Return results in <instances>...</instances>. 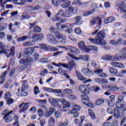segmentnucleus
I'll use <instances>...</instances> for the list:
<instances>
[{"label": "nucleus", "mask_w": 126, "mask_h": 126, "mask_svg": "<svg viewBox=\"0 0 126 126\" xmlns=\"http://www.w3.org/2000/svg\"><path fill=\"white\" fill-rule=\"evenodd\" d=\"M29 103H22L20 106L19 108H23L21 110H19V113H23L24 112H25V111H27L28 110V108H29Z\"/></svg>", "instance_id": "b1692460"}, {"label": "nucleus", "mask_w": 126, "mask_h": 126, "mask_svg": "<svg viewBox=\"0 0 126 126\" xmlns=\"http://www.w3.org/2000/svg\"><path fill=\"white\" fill-rule=\"evenodd\" d=\"M70 113L72 114L73 115V118H78L79 116V115H78V113L74 110H71L70 111Z\"/></svg>", "instance_id": "4d7b16f0"}, {"label": "nucleus", "mask_w": 126, "mask_h": 126, "mask_svg": "<svg viewBox=\"0 0 126 126\" xmlns=\"http://www.w3.org/2000/svg\"><path fill=\"white\" fill-rule=\"evenodd\" d=\"M68 56L71 58V59L76 60V61H79V60H82V61H84V62H89V61H90V57H89L88 55H81L79 58L76 57L70 53H68Z\"/></svg>", "instance_id": "39448f33"}, {"label": "nucleus", "mask_w": 126, "mask_h": 126, "mask_svg": "<svg viewBox=\"0 0 126 126\" xmlns=\"http://www.w3.org/2000/svg\"><path fill=\"white\" fill-rule=\"evenodd\" d=\"M107 88L108 89V91H117L119 89L117 86L114 85L108 86Z\"/></svg>", "instance_id": "c9c22d12"}, {"label": "nucleus", "mask_w": 126, "mask_h": 126, "mask_svg": "<svg viewBox=\"0 0 126 126\" xmlns=\"http://www.w3.org/2000/svg\"><path fill=\"white\" fill-rule=\"evenodd\" d=\"M76 74H77V76L78 79H79V80H81V81L83 82V80H84V79L85 78L84 77L82 76V75L81 74V73H80L78 72H76Z\"/></svg>", "instance_id": "603ef678"}, {"label": "nucleus", "mask_w": 126, "mask_h": 126, "mask_svg": "<svg viewBox=\"0 0 126 126\" xmlns=\"http://www.w3.org/2000/svg\"><path fill=\"white\" fill-rule=\"evenodd\" d=\"M82 73L85 75V76H90L93 72L89 68H83L81 70Z\"/></svg>", "instance_id": "aec40b11"}, {"label": "nucleus", "mask_w": 126, "mask_h": 126, "mask_svg": "<svg viewBox=\"0 0 126 126\" xmlns=\"http://www.w3.org/2000/svg\"><path fill=\"white\" fill-rule=\"evenodd\" d=\"M68 99L70 100H76V96L73 94H70L68 96Z\"/></svg>", "instance_id": "338daca9"}, {"label": "nucleus", "mask_w": 126, "mask_h": 126, "mask_svg": "<svg viewBox=\"0 0 126 126\" xmlns=\"http://www.w3.org/2000/svg\"><path fill=\"white\" fill-rule=\"evenodd\" d=\"M33 60L31 57H27L26 59H21L19 61L20 63H22L24 64L23 66H19L17 67V69L19 71H22L24 70L26 67V65L27 64H30V63H32Z\"/></svg>", "instance_id": "7ed1b4c3"}, {"label": "nucleus", "mask_w": 126, "mask_h": 126, "mask_svg": "<svg viewBox=\"0 0 126 126\" xmlns=\"http://www.w3.org/2000/svg\"><path fill=\"white\" fill-rule=\"evenodd\" d=\"M59 65H62V66H63V67H64L65 68H68L69 71H71V70L73 69L74 66H76V63H75L74 61H71L68 64L60 63Z\"/></svg>", "instance_id": "6e6552de"}, {"label": "nucleus", "mask_w": 126, "mask_h": 126, "mask_svg": "<svg viewBox=\"0 0 126 126\" xmlns=\"http://www.w3.org/2000/svg\"><path fill=\"white\" fill-rule=\"evenodd\" d=\"M37 115L39 117H43L44 115H45V112L41 109H38L37 110Z\"/></svg>", "instance_id": "3c124183"}, {"label": "nucleus", "mask_w": 126, "mask_h": 126, "mask_svg": "<svg viewBox=\"0 0 126 126\" xmlns=\"http://www.w3.org/2000/svg\"><path fill=\"white\" fill-rule=\"evenodd\" d=\"M10 97H11V94L10 92L6 93L5 94V100H8V99H10Z\"/></svg>", "instance_id": "e2e57ef3"}, {"label": "nucleus", "mask_w": 126, "mask_h": 126, "mask_svg": "<svg viewBox=\"0 0 126 126\" xmlns=\"http://www.w3.org/2000/svg\"><path fill=\"white\" fill-rule=\"evenodd\" d=\"M44 39V34L39 33L38 34H35L32 37V42H39V41H42Z\"/></svg>", "instance_id": "ddd939ff"}, {"label": "nucleus", "mask_w": 126, "mask_h": 126, "mask_svg": "<svg viewBox=\"0 0 126 126\" xmlns=\"http://www.w3.org/2000/svg\"><path fill=\"white\" fill-rule=\"evenodd\" d=\"M96 23H98V25L101 26V25L102 24V19H101V18L99 17H95L91 21V25H94V24H96Z\"/></svg>", "instance_id": "6ab92c4d"}, {"label": "nucleus", "mask_w": 126, "mask_h": 126, "mask_svg": "<svg viewBox=\"0 0 126 126\" xmlns=\"http://www.w3.org/2000/svg\"><path fill=\"white\" fill-rule=\"evenodd\" d=\"M60 0H52V3L55 6H59L60 3Z\"/></svg>", "instance_id": "6e6d98bb"}, {"label": "nucleus", "mask_w": 126, "mask_h": 126, "mask_svg": "<svg viewBox=\"0 0 126 126\" xmlns=\"http://www.w3.org/2000/svg\"><path fill=\"white\" fill-rule=\"evenodd\" d=\"M40 123L41 126H44L45 124H46V123H47V120L46 119H41L40 121Z\"/></svg>", "instance_id": "774afa93"}, {"label": "nucleus", "mask_w": 126, "mask_h": 126, "mask_svg": "<svg viewBox=\"0 0 126 126\" xmlns=\"http://www.w3.org/2000/svg\"><path fill=\"white\" fill-rule=\"evenodd\" d=\"M61 101L62 102V104L64 105L63 108H68V107H70L69 102L67 101L66 100H65V99L62 98Z\"/></svg>", "instance_id": "4c0bfd02"}, {"label": "nucleus", "mask_w": 126, "mask_h": 126, "mask_svg": "<svg viewBox=\"0 0 126 126\" xmlns=\"http://www.w3.org/2000/svg\"><path fill=\"white\" fill-rule=\"evenodd\" d=\"M7 101V104L8 105H11V104H12V103H13L14 102V100L12 98H8V99H6Z\"/></svg>", "instance_id": "69168bd1"}, {"label": "nucleus", "mask_w": 126, "mask_h": 126, "mask_svg": "<svg viewBox=\"0 0 126 126\" xmlns=\"http://www.w3.org/2000/svg\"><path fill=\"white\" fill-rule=\"evenodd\" d=\"M67 50H69L70 53H75L76 54H78V53H79V49H78L77 48L74 47L68 46L67 48Z\"/></svg>", "instance_id": "2f4dec72"}, {"label": "nucleus", "mask_w": 126, "mask_h": 126, "mask_svg": "<svg viewBox=\"0 0 126 126\" xmlns=\"http://www.w3.org/2000/svg\"><path fill=\"white\" fill-rule=\"evenodd\" d=\"M29 37L27 36H23L20 37H18L17 39V42H24V41H26L27 39H28Z\"/></svg>", "instance_id": "79ce46f5"}, {"label": "nucleus", "mask_w": 126, "mask_h": 126, "mask_svg": "<svg viewBox=\"0 0 126 126\" xmlns=\"http://www.w3.org/2000/svg\"><path fill=\"white\" fill-rule=\"evenodd\" d=\"M58 72L60 74H61V75H64L66 78H69V75L67 74V71L63 70L62 69V68H59L58 69Z\"/></svg>", "instance_id": "c756f323"}, {"label": "nucleus", "mask_w": 126, "mask_h": 126, "mask_svg": "<svg viewBox=\"0 0 126 126\" xmlns=\"http://www.w3.org/2000/svg\"><path fill=\"white\" fill-rule=\"evenodd\" d=\"M69 13L71 15V13H76L77 12V9L74 8V7L72 6H70L68 8V10Z\"/></svg>", "instance_id": "a19ab883"}, {"label": "nucleus", "mask_w": 126, "mask_h": 126, "mask_svg": "<svg viewBox=\"0 0 126 126\" xmlns=\"http://www.w3.org/2000/svg\"><path fill=\"white\" fill-rule=\"evenodd\" d=\"M89 114L90 116H91V118L93 120H95L96 119V116L95 115V113L93 112V110L91 109H89Z\"/></svg>", "instance_id": "37998d69"}, {"label": "nucleus", "mask_w": 126, "mask_h": 126, "mask_svg": "<svg viewBox=\"0 0 126 126\" xmlns=\"http://www.w3.org/2000/svg\"><path fill=\"white\" fill-rule=\"evenodd\" d=\"M82 102L84 105L89 107L90 108H93L94 105L92 102L89 100V97L86 94L81 95Z\"/></svg>", "instance_id": "423d86ee"}, {"label": "nucleus", "mask_w": 126, "mask_h": 126, "mask_svg": "<svg viewBox=\"0 0 126 126\" xmlns=\"http://www.w3.org/2000/svg\"><path fill=\"white\" fill-rule=\"evenodd\" d=\"M74 31L75 33L77 34L78 35H81V34L82 33V32L79 28H75Z\"/></svg>", "instance_id": "bf43d9fd"}, {"label": "nucleus", "mask_w": 126, "mask_h": 126, "mask_svg": "<svg viewBox=\"0 0 126 126\" xmlns=\"http://www.w3.org/2000/svg\"><path fill=\"white\" fill-rule=\"evenodd\" d=\"M78 46L79 48L81 50H82V51H85L87 53H89V52H90V49L86 47V45H85V42L84 41L79 42Z\"/></svg>", "instance_id": "dca6fc26"}, {"label": "nucleus", "mask_w": 126, "mask_h": 126, "mask_svg": "<svg viewBox=\"0 0 126 126\" xmlns=\"http://www.w3.org/2000/svg\"><path fill=\"white\" fill-rule=\"evenodd\" d=\"M40 57V55L38 53H34L33 55V59L32 61H38L39 60V58Z\"/></svg>", "instance_id": "13d9d810"}, {"label": "nucleus", "mask_w": 126, "mask_h": 126, "mask_svg": "<svg viewBox=\"0 0 126 126\" xmlns=\"http://www.w3.org/2000/svg\"><path fill=\"white\" fill-rule=\"evenodd\" d=\"M43 90L47 92H53V93H56L58 96L62 97L63 96V91L61 89H54L50 88L43 87Z\"/></svg>", "instance_id": "1a4fd4ad"}, {"label": "nucleus", "mask_w": 126, "mask_h": 126, "mask_svg": "<svg viewBox=\"0 0 126 126\" xmlns=\"http://www.w3.org/2000/svg\"><path fill=\"white\" fill-rule=\"evenodd\" d=\"M79 90L81 93H84V94H88L90 91L89 89L84 85L80 86L79 87Z\"/></svg>", "instance_id": "5701e85b"}, {"label": "nucleus", "mask_w": 126, "mask_h": 126, "mask_svg": "<svg viewBox=\"0 0 126 126\" xmlns=\"http://www.w3.org/2000/svg\"><path fill=\"white\" fill-rule=\"evenodd\" d=\"M94 72L95 73H96L97 74H98L99 77H107V76H108V75H107V74L103 73V69H98L96 70H94Z\"/></svg>", "instance_id": "4be33fe9"}, {"label": "nucleus", "mask_w": 126, "mask_h": 126, "mask_svg": "<svg viewBox=\"0 0 126 126\" xmlns=\"http://www.w3.org/2000/svg\"><path fill=\"white\" fill-rule=\"evenodd\" d=\"M55 123H56V120H55V118H54V117H51L49 119L48 126H55Z\"/></svg>", "instance_id": "f704fd0d"}, {"label": "nucleus", "mask_w": 126, "mask_h": 126, "mask_svg": "<svg viewBox=\"0 0 126 126\" xmlns=\"http://www.w3.org/2000/svg\"><path fill=\"white\" fill-rule=\"evenodd\" d=\"M47 41L51 43V44H53L54 45H58L59 44V41L56 39L54 35L52 33H48L47 34Z\"/></svg>", "instance_id": "9b49d317"}, {"label": "nucleus", "mask_w": 126, "mask_h": 126, "mask_svg": "<svg viewBox=\"0 0 126 126\" xmlns=\"http://www.w3.org/2000/svg\"><path fill=\"white\" fill-rule=\"evenodd\" d=\"M119 53L123 59H126V47L121 49L119 51Z\"/></svg>", "instance_id": "72a5a7b5"}, {"label": "nucleus", "mask_w": 126, "mask_h": 126, "mask_svg": "<svg viewBox=\"0 0 126 126\" xmlns=\"http://www.w3.org/2000/svg\"><path fill=\"white\" fill-rule=\"evenodd\" d=\"M109 71L111 74H118V69L113 67L110 68Z\"/></svg>", "instance_id": "09e8293b"}, {"label": "nucleus", "mask_w": 126, "mask_h": 126, "mask_svg": "<svg viewBox=\"0 0 126 126\" xmlns=\"http://www.w3.org/2000/svg\"><path fill=\"white\" fill-rule=\"evenodd\" d=\"M54 116L56 119H61L62 118V113L59 111H56L54 113Z\"/></svg>", "instance_id": "5fc2aeb1"}, {"label": "nucleus", "mask_w": 126, "mask_h": 126, "mask_svg": "<svg viewBox=\"0 0 126 126\" xmlns=\"http://www.w3.org/2000/svg\"><path fill=\"white\" fill-rule=\"evenodd\" d=\"M23 45L24 47H31L32 46H33V43H32V41H26L23 43Z\"/></svg>", "instance_id": "49530a36"}, {"label": "nucleus", "mask_w": 126, "mask_h": 126, "mask_svg": "<svg viewBox=\"0 0 126 126\" xmlns=\"http://www.w3.org/2000/svg\"><path fill=\"white\" fill-rule=\"evenodd\" d=\"M81 19H82V17L80 16H78L74 18L75 22L74 23V24L75 25H80L81 23H82V21H81Z\"/></svg>", "instance_id": "c85d7f7f"}, {"label": "nucleus", "mask_w": 126, "mask_h": 126, "mask_svg": "<svg viewBox=\"0 0 126 126\" xmlns=\"http://www.w3.org/2000/svg\"><path fill=\"white\" fill-rule=\"evenodd\" d=\"M29 25L30 26V29L31 30L32 28H33V32H35L36 33H39L41 32V29L40 27L37 26L36 25V23H30Z\"/></svg>", "instance_id": "4468645a"}, {"label": "nucleus", "mask_w": 126, "mask_h": 126, "mask_svg": "<svg viewBox=\"0 0 126 126\" xmlns=\"http://www.w3.org/2000/svg\"><path fill=\"white\" fill-rule=\"evenodd\" d=\"M59 14L60 15V16L61 17H66L68 18L69 16H70V14L69 13V12L67 10H66L65 12L63 9H60L59 11Z\"/></svg>", "instance_id": "412c9836"}, {"label": "nucleus", "mask_w": 126, "mask_h": 126, "mask_svg": "<svg viewBox=\"0 0 126 126\" xmlns=\"http://www.w3.org/2000/svg\"><path fill=\"white\" fill-rule=\"evenodd\" d=\"M104 100L102 98H99L98 99H97L95 101V104L97 106H100V105H102L103 103H104Z\"/></svg>", "instance_id": "de8ad7c7"}, {"label": "nucleus", "mask_w": 126, "mask_h": 126, "mask_svg": "<svg viewBox=\"0 0 126 126\" xmlns=\"http://www.w3.org/2000/svg\"><path fill=\"white\" fill-rule=\"evenodd\" d=\"M123 101H124V96H123V95H119L118 96V101L116 102V106L118 109H120V110L125 111H126V105L121 104V102H123Z\"/></svg>", "instance_id": "0eeeda50"}, {"label": "nucleus", "mask_w": 126, "mask_h": 126, "mask_svg": "<svg viewBox=\"0 0 126 126\" xmlns=\"http://www.w3.org/2000/svg\"><path fill=\"white\" fill-rule=\"evenodd\" d=\"M123 41V38H119L117 41L115 40H111L110 41V44L113 45V46H119V45H121V43Z\"/></svg>", "instance_id": "a878e982"}, {"label": "nucleus", "mask_w": 126, "mask_h": 126, "mask_svg": "<svg viewBox=\"0 0 126 126\" xmlns=\"http://www.w3.org/2000/svg\"><path fill=\"white\" fill-rule=\"evenodd\" d=\"M38 46H34L27 48L24 51V57H25V58H28V57L32 55V53L34 52L35 49H38Z\"/></svg>", "instance_id": "9d476101"}, {"label": "nucleus", "mask_w": 126, "mask_h": 126, "mask_svg": "<svg viewBox=\"0 0 126 126\" xmlns=\"http://www.w3.org/2000/svg\"><path fill=\"white\" fill-rule=\"evenodd\" d=\"M15 49V47L13 46L11 47L10 50H6L5 51L4 50V53L5 56H6L7 58H9V57H10L11 56H13V55L15 54V52H14Z\"/></svg>", "instance_id": "a211bd4d"}, {"label": "nucleus", "mask_w": 126, "mask_h": 126, "mask_svg": "<svg viewBox=\"0 0 126 126\" xmlns=\"http://www.w3.org/2000/svg\"><path fill=\"white\" fill-rule=\"evenodd\" d=\"M116 5L117 7L120 8V10L123 12H126V4L125 2L120 1H117L116 2Z\"/></svg>", "instance_id": "f8f14e48"}, {"label": "nucleus", "mask_w": 126, "mask_h": 126, "mask_svg": "<svg viewBox=\"0 0 126 126\" xmlns=\"http://www.w3.org/2000/svg\"><path fill=\"white\" fill-rule=\"evenodd\" d=\"M29 18H30V16L23 13L22 15L21 20H24V19H29Z\"/></svg>", "instance_id": "052dcab7"}, {"label": "nucleus", "mask_w": 126, "mask_h": 126, "mask_svg": "<svg viewBox=\"0 0 126 126\" xmlns=\"http://www.w3.org/2000/svg\"><path fill=\"white\" fill-rule=\"evenodd\" d=\"M110 64L112 66H114V67L120 68H124V67H125V65H124V64L119 62H112L110 63Z\"/></svg>", "instance_id": "393cba45"}, {"label": "nucleus", "mask_w": 126, "mask_h": 126, "mask_svg": "<svg viewBox=\"0 0 126 126\" xmlns=\"http://www.w3.org/2000/svg\"><path fill=\"white\" fill-rule=\"evenodd\" d=\"M57 30H58V29L56 28L55 27H51L49 29V31H50L51 33H54V34L57 32Z\"/></svg>", "instance_id": "680f3d73"}, {"label": "nucleus", "mask_w": 126, "mask_h": 126, "mask_svg": "<svg viewBox=\"0 0 126 126\" xmlns=\"http://www.w3.org/2000/svg\"><path fill=\"white\" fill-rule=\"evenodd\" d=\"M50 62H51V60L49 58H42L39 60V63H50Z\"/></svg>", "instance_id": "a18cd8bd"}, {"label": "nucleus", "mask_w": 126, "mask_h": 126, "mask_svg": "<svg viewBox=\"0 0 126 126\" xmlns=\"http://www.w3.org/2000/svg\"><path fill=\"white\" fill-rule=\"evenodd\" d=\"M23 84L22 87V89L23 90H27V89H28V86L27 85V81H23Z\"/></svg>", "instance_id": "864d4df0"}, {"label": "nucleus", "mask_w": 126, "mask_h": 126, "mask_svg": "<svg viewBox=\"0 0 126 126\" xmlns=\"http://www.w3.org/2000/svg\"><path fill=\"white\" fill-rule=\"evenodd\" d=\"M4 48H5V45L2 42H0V55L4 53Z\"/></svg>", "instance_id": "c03bdc74"}, {"label": "nucleus", "mask_w": 126, "mask_h": 126, "mask_svg": "<svg viewBox=\"0 0 126 126\" xmlns=\"http://www.w3.org/2000/svg\"><path fill=\"white\" fill-rule=\"evenodd\" d=\"M49 102L53 107H59V102L58 100L54 98H49Z\"/></svg>", "instance_id": "bb28decb"}, {"label": "nucleus", "mask_w": 126, "mask_h": 126, "mask_svg": "<svg viewBox=\"0 0 126 126\" xmlns=\"http://www.w3.org/2000/svg\"><path fill=\"white\" fill-rule=\"evenodd\" d=\"M72 111H75L76 112V111H80L81 107L79 105H74L72 106Z\"/></svg>", "instance_id": "8fccbe9b"}, {"label": "nucleus", "mask_w": 126, "mask_h": 126, "mask_svg": "<svg viewBox=\"0 0 126 126\" xmlns=\"http://www.w3.org/2000/svg\"><path fill=\"white\" fill-rule=\"evenodd\" d=\"M6 73H7V71H5L0 75V79L1 80L0 81V85H1L4 83V82L5 81V78H4V76L6 75Z\"/></svg>", "instance_id": "cd10ccee"}, {"label": "nucleus", "mask_w": 126, "mask_h": 126, "mask_svg": "<svg viewBox=\"0 0 126 126\" xmlns=\"http://www.w3.org/2000/svg\"><path fill=\"white\" fill-rule=\"evenodd\" d=\"M119 109H115L114 112V116L115 117V118H116V119H119V118H120V113L121 112V111H122V112H124V111H123V110L120 109V108H118Z\"/></svg>", "instance_id": "e433bc0d"}, {"label": "nucleus", "mask_w": 126, "mask_h": 126, "mask_svg": "<svg viewBox=\"0 0 126 126\" xmlns=\"http://www.w3.org/2000/svg\"><path fill=\"white\" fill-rule=\"evenodd\" d=\"M54 35L55 36L56 38H57L58 39H61L62 37V34L59 32H56L54 33Z\"/></svg>", "instance_id": "0e129e2a"}, {"label": "nucleus", "mask_w": 126, "mask_h": 126, "mask_svg": "<svg viewBox=\"0 0 126 126\" xmlns=\"http://www.w3.org/2000/svg\"><path fill=\"white\" fill-rule=\"evenodd\" d=\"M115 20H116V18L114 17H110L106 18L104 21V23L105 24H108V23H112V22H114Z\"/></svg>", "instance_id": "7c9ffc66"}, {"label": "nucleus", "mask_w": 126, "mask_h": 126, "mask_svg": "<svg viewBox=\"0 0 126 126\" xmlns=\"http://www.w3.org/2000/svg\"><path fill=\"white\" fill-rule=\"evenodd\" d=\"M55 111L56 109L55 108L53 107L49 108L44 113L45 118H50V117H52V115Z\"/></svg>", "instance_id": "f3484780"}, {"label": "nucleus", "mask_w": 126, "mask_h": 126, "mask_svg": "<svg viewBox=\"0 0 126 126\" xmlns=\"http://www.w3.org/2000/svg\"><path fill=\"white\" fill-rule=\"evenodd\" d=\"M101 59L103 60V61L118 62V61H120V59L123 58V57H122V54H121V56H120L119 53H116V55L114 56H112L109 54L103 55L102 56Z\"/></svg>", "instance_id": "f03ea898"}, {"label": "nucleus", "mask_w": 126, "mask_h": 126, "mask_svg": "<svg viewBox=\"0 0 126 126\" xmlns=\"http://www.w3.org/2000/svg\"><path fill=\"white\" fill-rule=\"evenodd\" d=\"M38 46L40 49H41L42 50H44V51H49V46L47 44L41 43L39 44Z\"/></svg>", "instance_id": "ea45409f"}, {"label": "nucleus", "mask_w": 126, "mask_h": 126, "mask_svg": "<svg viewBox=\"0 0 126 126\" xmlns=\"http://www.w3.org/2000/svg\"><path fill=\"white\" fill-rule=\"evenodd\" d=\"M62 17L61 16V15L60 14V12H58V13H57L55 17H53L51 19L52 21H53V22H57V21H60L61 18Z\"/></svg>", "instance_id": "473e14b6"}, {"label": "nucleus", "mask_w": 126, "mask_h": 126, "mask_svg": "<svg viewBox=\"0 0 126 126\" xmlns=\"http://www.w3.org/2000/svg\"><path fill=\"white\" fill-rule=\"evenodd\" d=\"M10 1H13L15 4L21 5L26 2V0H6L4 2V4L7 3V2H10Z\"/></svg>", "instance_id": "2eb2a0df"}, {"label": "nucleus", "mask_w": 126, "mask_h": 126, "mask_svg": "<svg viewBox=\"0 0 126 126\" xmlns=\"http://www.w3.org/2000/svg\"><path fill=\"white\" fill-rule=\"evenodd\" d=\"M13 113V111L9 112L8 109L5 110L2 113V116H5L3 117V119H5V122L6 123H11L12 122V118L10 116V115Z\"/></svg>", "instance_id": "20e7f679"}, {"label": "nucleus", "mask_w": 126, "mask_h": 126, "mask_svg": "<svg viewBox=\"0 0 126 126\" xmlns=\"http://www.w3.org/2000/svg\"><path fill=\"white\" fill-rule=\"evenodd\" d=\"M95 12V9H93L91 10L86 11L84 13L83 16L85 17L90 16V15H92Z\"/></svg>", "instance_id": "58836bf2"}, {"label": "nucleus", "mask_w": 126, "mask_h": 126, "mask_svg": "<svg viewBox=\"0 0 126 126\" xmlns=\"http://www.w3.org/2000/svg\"><path fill=\"white\" fill-rule=\"evenodd\" d=\"M99 31V29H96L94 32H92L91 33L92 36L96 35V38H89V41L92 44H96V45H100V46H106L107 45V41L103 39L105 38V36H106V32L105 30Z\"/></svg>", "instance_id": "f257e3e1"}]
</instances>
